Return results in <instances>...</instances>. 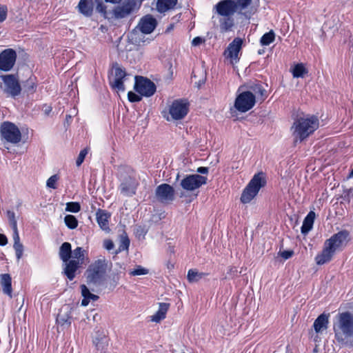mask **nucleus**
<instances>
[{
	"mask_svg": "<svg viewBox=\"0 0 353 353\" xmlns=\"http://www.w3.org/2000/svg\"><path fill=\"white\" fill-rule=\"evenodd\" d=\"M149 270L141 265H137L133 270L130 272L132 276L145 275L148 273Z\"/></svg>",
	"mask_w": 353,
	"mask_h": 353,
	"instance_id": "obj_45",
	"label": "nucleus"
},
{
	"mask_svg": "<svg viewBox=\"0 0 353 353\" xmlns=\"http://www.w3.org/2000/svg\"><path fill=\"white\" fill-rule=\"evenodd\" d=\"M134 89L140 95L149 97L155 93L157 87L151 80L143 77L136 76Z\"/></svg>",
	"mask_w": 353,
	"mask_h": 353,
	"instance_id": "obj_8",
	"label": "nucleus"
},
{
	"mask_svg": "<svg viewBox=\"0 0 353 353\" xmlns=\"http://www.w3.org/2000/svg\"><path fill=\"white\" fill-rule=\"evenodd\" d=\"M203 275L204 274L202 272H199L197 270L194 269H190L188 272L187 278L189 282L194 283L201 279Z\"/></svg>",
	"mask_w": 353,
	"mask_h": 353,
	"instance_id": "obj_36",
	"label": "nucleus"
},
{
	"mask_svg": "<svg viewBox=\"0 0 353 353\" xmlns=\"http://www.w3.org/2000/svg\"><path fill=\"white\" fill-rule=\"evenodd\" d=\"M43 108H44L43 112H44L45 114L48 115L50 114V112L52 111V108L50 106L46 105H45Z\"/></svg>",
	"mask_w": 353,
	"mask_h": 353,
	"instance_id": "obj_59",
	"label": "nucleus"
},
{
	"mask_svg": "<svg viewBox=\"0 0 353 353\" xmlns=\"http://www.w3.org/2000/svg\"><path fill=\"white\" fill-rule=\"evenodd\" d=\"M84 252L82 248L77 247L72 251L71 258H73V260H76V261H79L80 264H81L84 260Z\"/></svg>",
	"mask_w": 353,
	"mask_h": 353,
	"instance_id": "obj_38",
	"label": "nucleus"
},
{
	"mask_svg": "<svg viewBox=\"0 0 353 353\" xmlns=\"http://www.w3.org/2000/svg\"><path fill=\"white\" fill-rule=\"evenodd\" d=\"M339 327L345 339L340 338L339 333L336 332L335 336L339 341H344L353 337V315L350 312L342 313L339 319Z\"/></svg>",
	"mask_w": 353,
	"mask_h": 353,
	"instance_id": "obj_9",
	"label": "nucleus"
},
{
	"mask_svg": "<svg viewBox=\"0 0 353 353\" xmlns=\"http://www.w3.org/2000/svg\"><path fill=\"white\" fill-rule=\"evenodd\" d=\"M77 8L79 12L85 17H90L92 14L93 6L88 0H80Z\"/></svg>",
	"mask_w": 353,
	"mask_h": 353,
	"instance_id": "obj_31",
	"label": "nucleus"
},
{
	"mask_svg": "<svg viewBox=\"0 0 353 353\" xmlns=\"http://www.w3.org/2000/svg\"><path fill=\"white\" fill-rule=\"evenodd\" d=\"M157 26V19L151 14L143 17L138 24L140 31L143 34H150Z\"/></svg>",
	"mask_w": 353,
	"mask_h": 353,
	"instance_id": "obj_18",
	"label": "nucleus"
},
{
	"mask_svg": "<svg viewBox=\"0 0 353 353\" xmlns=\"http://www.w3.org/2000/svg\"><path fill=\"white\" fill-rule=\"evenodd\" d=\"M207 177L199 174H188L181 181L180 186L185 192H192L207 183Z\"/></svg>",
	"mask_w": 353,
	"mask_h": 353,
	"instance_id": "obj_6",
	"label": "nucleus"
},
{
	"mask_svg": "<svg viewBox=\"0 0 353 353\" xmlns=\"http://www.w3.org/2000/svg\"><path fill=\"white\" fill-rule=\"evenodd\" d=\"M196 172L198 173H200L201 174H208L209 172V168L208 167H199L197 168Z\"/></svg>",
	"mask_w": 353,
	"mask_h": 353,
	"instance_id": "obj_57",
	"label": "nucleus"
},
{
	"mask_svg": "<svg viewBox=\"0 0 353 353\" xmlns=\"http://www.w3.org/2000/svg\"><path fill=\"white\" fill-rule=\"evenodd\" d=\"M106 2L112 3H120L122 0H105Z\"/></svg>",
	"mask_w": 353,
	"mask_h": 353,
	"instance_id": "obj_60",
	"label": "nucleus"
},
{
	"mask_svg": "<svg viewBox=\"0 0 353 353\" xmlns=\"http://www.w3.org/2000/svg\"><path fill=\"white\" fill-rule=\"evenodd\" d=\"M0 285L3 293L12 298V278L9 274L5 273L0 275Z\"/></svg>",
	"mask_w": 353,
	"mask_h": 353,
	"instance_id": "obj_24",
	"label": "nucleus"
},
{
	"mask_svg": "<svg viewBox=\"0 0 353 353\" xmlns=\"http://www.w3.org/2000/svg\"><path fill=\"white\" fill-rule=\"evenodd\" d=\"M204 83H205V81H203H203H199V83H198L197 87L200 88L203 84H204Z\"/></svg>",
	"mask_w": 353,
	"mask_h": 353,
	"instance_id": "obj_64",
	"label": "nucleus"
},
{
	"mask_svg": "<svg viewBox=\"0 0 353 353\" xmlns=\"http://www.w3.org/2000/svg\"><path fill=\"white\" fill-rule=\"evenodd\" d=\"M275 34L273 30L265 33L260 39L262 46H268L274 41Z\"/></svg>",
	"mask_w": 353,
	"mask_h": 353,
	"instance_id": "obj_37",
	"label": "nucleus"
},
{
	"mask_svg": "<svg viewBox=\"0 0 353 353\" xmlns=\"http://www.w3.org/2000/svg\"><path fill=\"white\" fill-rule=\"evenodd\" d=\"M230 273H232V272H233V273H236V272H237V270H236L235 268H231L230 269Z\"/></svg>",
	"mask_w": 353,
	"mask_h": 353,
	"instance_id": "obj_63",
	"label": "nucleus"
},
{
	"mask_svg": "<svg viewBox=\"0 0 353 353\" xmlns=\"http://www.w3.org/2000/svg\"><path fill=\"white\" fill-rule=\"evenodd\" d=\"M0 78L3 82L0 88L8 97L15 98L21 94V86L14 74H4Z\"/></svg>",
	"mask_w": 353,
	"mask_h": 353,
	"instance_id": "obj_4",
	"label": "nucleus"
},
{
	"mask_svg": "<svg viewBox=\"0 0 353 353\" xmlns=\"http://www.w3.org/2000/svg\"><path fill=\"white\" fill-rule=\"evenodd\" d=\"M189 110V103L184 99L174 100L169 108V114L173 120L184 118Z\"/></svg>",
	"mask_w": 353,
	"mask_h": 353,
	"instance_id": "obj_10",
	"label": "nucleus"
},
{
	"mask_svg": "<svg viewBox=\"0 0 353 353\" xmlns=\"http://www.w3.org/2000/svg\"><path fill=\"white\" fill-rule=\"evenodd\" d=\"M63 263L65 264L63 273L70 281H72L74 279L76 272L79 268L81 264L79 261H76V260H68L67 262Z\"/></svg>",
	"mask_w": 353,
	"mask_h": 353,
	"instance_id": "obj_23",
	"label": "nucleus"
},
{
	"mask_svg": "<svg viewBox=\"0 0 353 353\" xmlns=\"http://www.w3.org/2000/svg\"><path fill=\"white\" fill-rule=\"evenodd\" d=\"M236 5L238 14H245L243 12L252 3V0H232Z\"/></svg>",
	"mask_w": 353,
	"mask_h": 353,
	"instance_id": "obj_35",
	"label": "nucleus"
},
{
	"mask_svg": "<svg viewBox=\"0 0 353 353\" xmlns=\"http://www.w3.org/2000/svg\"><path fill=\"white\" fill-rule=\"evenodd\" d=\"M17 59L16 51L8 48L0 53V70L8 72L14 66Z\"/></svg>",
	"mask_w": 353,
	"mask_h": 353,
	"instance_id": "obj_13",
	"label": "nucleus"
},
{
	"mask_svg": "<svg viewBox=\"0 0 353 353\" xmlns=\"http://www.w3.org/2000/svg\"><path fill=\"white\" fill-rule=\"evenodd\" d=\"M13 231V240L14 243H19L20 242V238L19 235L18 228L17 229H12Z\"/></svg>",
	"mask_w": 353,
	"mask_h": 353,
	"instance_id": "obj_55",
	"label": "nucleus"
},
{
	"mask_svg": "<svg viewBox=\"0 0 353 353\" xmlns=\"http://www.w3.org/2000/svg\"><path fill=\"white\" fill-rule=\"evenodd\" d=\"M130 246V239L126 234L121 235L120 244L116 253L121 252L124 250H128Z\"/></svg>",
	"mask_w": 353,
	"mask_h": 353,
	"instance_id": "obj_41",
	"label": "nucleus"
},
{
	"mask_svg": "<svg viewBox=\"0 0 353 353\" xmlns=\"http://www.w3.org/2000/svg\"><path fill=\"white\" fill-rule=\"evenodd\" d=\"M204 41V40L200 37H194L192 41V45L193 46H199L200 44H201Z\"/></svg>",
	"mask_w": 353,
	"mask_h": 353,
	"instance_id": "obj_54",
	"label": "nucleus"
},
{
	"mask_svg": "<svg viewBox=\"0 0 353 353\" xmlns=\"http://www.w3.org/2000/svg\"><path fill=\"white\" fill-rule=\"evenodd\" d=\"M220 29L223 32H228L234 26V19L231 17H224L220 19Z\"/></svg>",
	"mask_w": 353,
	"mask_h": 353,
	"instance_id": "obj_33",
	"label": "nucleus"
},
{
	"mask_svg": "<svg viewBox=\"0 0 353 353\" xmlns=\"http://www.w3.org/2000/svg\"><path fill=\"white\" fill-rule=\"evenodd\" d=\"M350 240V233L347 230H341L332 236V254L343 250Z\"/></svg>",
	"mask_w": 353,
	"mask_h": 353,
	"instance_id": "obj_15",
	"label": "nucleus"
},
{
	"mask_svg": "<svg viewBox=\"0 0 353 353\" xmlns=\"http://www.w3.org/2000/svg\"><path fill=\"white\" fill-rule=\"evenodd\" d=\"M93 343L98 350H103L108 345V340L105 336L97 337L93 340Z\"/></svg>",
	"mask_w": 353,
	"mask_h": 353,
	"instance_id": "obj_42",
	"label": "nucleus"
},
{
	"mask_svg": "<svg viewBox=\"0 0 353 353\" xmlns=\"http://www.w3.org/2000/svg\"><path fill=\"white\" fill-rule=\"evenodd\" d=\"M174 189L172 185L162 183L156 188L155 197L160 203H170L174 199Z\"/></svg>",
	"mask_w": 353,
	"mask_h": 353,
	"instance_id": "obj_11",
	"label": "nucleus"
},
{
	"mask_svg": "<svg viewBox=\"0 0 353 353\" xmlns=\"http://www.w3.org/2000/svg\"><path fill=\"white\" fill-rule=\"evenodd\" d=\"M72 308L69 305H64L60 310L57 317V322L61 326H70L71 324Z\"/></svg>",
	"mask_w": 353,
	"mask_h": 353,
	"instance_id": "obj_20",
	"label": "nucleus"
},
{
	"mask_svg": "<svg viewBox=\"0 0 353 353\" xmlns=\"http://www.w3.org/2000/svg\"><path fill=\"white\" fill-rule=\"evenodd\" d=\"M255 103V95L251 91H245L236 97L234 107L238 111L245 112L251 110L254 106Z\"/></svg>",
	"mask_w": 353,
	"mask_h": 353,
	"instance_id": "obj_7",
	"label": "nucleus"
},
{
	"mask_svg": "<svg viewBox=\"0 0 353 353\" xmlns=\"http://www.w3.org/2000/svg\"><path fill=\"white\" fill-rule=\"evenodd\" d=\"M330 261H331V238L325 241L323 250L315 257V261L318 265H324Z\"/></svg>",
	"mask_w": 353,
	"mask_h": 353,
	"instance_id": "obj_19",
	"label": "nucleus"
},
{
	"mask_svg": "<svg viewBox=\"0 0 353 353\" xmlns=\"http://www.w3.org/2000/svg\"><path fill=\"white\" fill-rule=\"evenodd\" d=\"M0 134L7 142L13 144H17L21 140V133L19 128L9 121H5L1 124Z\"/></svg>",
	"mask_w": 353,
	"mask_h": 353,
	"instance_id": "obj_5",
	"label": "nucleus"
},
{
	"mask_svg": "<svg viewBox=\"0 0 353 353\" xmlns=\"http://www.w3.org/2000/svg\"><path fill=\"white\" fill-rule=\"evenodd\" d=\"M280 256L283 258L285 260L289 259L291 258L294 254L293 250H284L282 252H279Z\"/></svg>",
	"mask_w": 353,
	"mask_h": 353,
	"instance_id": "obj_52",
	"label": "nucleus"
},
{
	"mask_svg": "<svg viewBox=\"0 0 353 353\" xmlns=\"http://www.w3.org/2000/svg\"><path fill=\"white\" fill-rule=\"evenodd\" d=\"M138 185L139 183L137 179L128 175L121 179L119 190L122 195L131 197L136 194Z\"/></svg>",
	"mask_w": 353,
	"mask_h": 353,
	"instance_id": "obj_12",
	"label": "nucleus"
},
{
	"mask_svg": "<svg viewBox=\"0 0 353 353\" xmlns=\"http://www.w3.org/2000/svg\"><path fill=\"white\" fill-rule=\"evenodd\" d=\"M64 222L66 226L71 230L75 229L78 225V221L73 215H66L64 218Z\"/></svg>",
	"mask_w": 353,
	"mask_h": 353,
	"instance_id": "obj_39",
	"label": "nucleus"
},
{
	"mask_svg": "<svg viewBox=\"0 0 353 353\" xmlns=\"http://www.w3.org/2000/svg\"><path fill=\"white\" fill-rule=\"evenodd\" d=\"M177 3V0H158L157 3V9L159 12H165L174 8Z\"/></svg>",
	"mask_w": 353,
	"mask_h": 353,
	"instance_id": "obj_30",
	"label": "nucleus"
},
{
	"mask_svg": "<svg viewBox=\"0 0 353 353\" xmlns=\"http://www.w3.org/2000/svg\"><path fill=\"white\" fill-rule=\"evenodd\" d=\"M136 6L134 0H125L121 5L114 8L112 11L114 17L120 19L128 17L135 10Z\"/></svg>",
	"mask_w": 353,
	"mask_h": 353,
	"instance_id": "obj_14",
	"label": "nucleus"
},
{
	"mask_svg": "<svg viewBox=\"0 0 353 353\" xmlns=\"http://www.w3.org/2000/svg\"><path fill=\"white\" fill-rule=\"evenodd\" d=\"M169 304L161 303L158 311L152 316V321L154 322H159L165 318V314L168 310Z\"/></svg>",
	"mask_w": 353,
	"mask_h": 353,
	"instance_id": "obj_32",
	"label": "nucleus"
},
{
	"mask_svg": "<svg viewBox=\"0 0 353 353\" xmlns=\"http://www.w3.org/2000/svg\"><path fill=\"white\" fill-rule=\"evenodd\" d=\"M7 217L9 221L10 225L12 229H17V221L15 218V213L12 211L8 210L7 212Z\"/></svg>",
	"mask_w": 353,
	"mask_h": 353,
	"instance_id": "obj_44",
	"label": "nucleus"
},
{
	"mask_svg": "<svg viewBox=\"0 0 353 353\" xmlns=\"http://www.w3.org/2000/svg\"><path fill=\"white\" fill-rule=\"evenodd\" d=\"M8 243V239L6 235L0 234V245L4 246Z\"/></svg>",
	"mask_w": 353,
	"mask_h": 353,
	"instance_id": "obj_58",
	"label": "nucleus"
},
{
	"mask_svg": "<svg viewBox=\"0 0 353 353\" xmlns=\"http://www.w3.org/2000/svg\"><path fill=\"white\" fill-rule=\"evenodd\" d=\"M353 177V168L351 170V171L350 172V173L348 174L347 178H352Z\"/></svg>",
	"mask_w": 353,
	"mask_h": 353,
	"instance_id": "obj_62",
	"label": "nucleus"
},
{
	"mask_svg": "<svg viewBox=\"0 0 353 353\" xmlns=\"http://www.w3.org/2000/svg\"><path fill=\"white\" fill-rule=\"evenodd\" d=\"M167 267L169 270H172L174 268V264L169 262L167 264Z\"/></svg>",
	"mask_w": 353,
	"mask_h": 353,
	"instance_id": "obj_61",
	"label": "nucleus"
},
{
	"mask_svg": "<svg viewBox=\"0 0 353 353\" xmlns=\"http://www.w3.org/2000/svg\"><path fill=\"white\" fill-rule=\"evenodd\" d=\"M80 288L81 290V295L83 297L81 301L82 306H87L90 300L96 301L99 299V296L91 293L88 288L85 284L81 285Z\"/></svg>",
	"mask_w": 353,
	"mask_h": 353,
	"instance_id": "obj_26",
	"label": "nucleus"
},
{
	"mask_svg": "<svg viewBox=\"0 0 353 353\" xmlns=\"http://www.w3.org/2000/svg\"><path fill=\"white\" fill-rule=\"evenodd\" d=\"M7 12V6L4 5H0V23H2L6 19Z\"/></svg>",
	"mask_w": 353,
	"mask_h": 353,
	"instance_id": "obj_51",
	"label": "nucleus"
},
{
	"mask_svg": "<svg viewBox=\"0 0 353 353\" xmlns=\"http://www.w3.org/2000/svg\"><path fill=\"white\" fill-rule=\"evenodd\" d=\"M243 40L240 38H235L228 46L225 54L231 59H238L239 52L241 48Z\"/></svg>",
	"mask_w": 353,
	"mask_h": 353,
	"instance_id": "obj_22",
	"label": "nucleus"
},
{
	"mask_svg": "<svg viewBox=\"0 0 353 353\" xmlns=\"http://www.w3.org/2000/svg\"><path fill=\"white\" fill-rule=\"evenodd\" d=\"M87 154H88V149L87 148H84L83 150L80 151V152L79 154V156H78V157L77 159V161H76L77 166H80L82 164V163L83 162V161H84Z\"/></svg>",
	"mask_w": 353,
	"mask_h": 353,
	"instance_id": "obj_48",
	"label": "nucleus"
},
{
	"mask_svg": "<svg viewBox=\"0 0 353 353\" xmlns=\"http://www.w3.org/2000/svg\"><path fill=\"white\" fill-rule=\"evenodd\" d=\"M217 13L223 17L232 16L238 13L236 5L232 0H222L216 5Z\"/></svg>",
	"mask_w": 353,
	"mask_h": 353,
	"instance_id": "obj_16",
	"label": "nucleus"
},
{
	"mask_svg": "<svg viewBox=\"0 0 353 353\" xmlns=\"http://www.w3.org/2000/svg\"><path fill=\"white\" fill-rule=\"evenodd\" d=\"M59 180V176L57 174H54L51 176L46 182V186L50 188L56 189L57 188V182Z\"/></svg>",
	"mask_w": 353,
	"mask_h": 353,
	"instance_id": "obj_46",
	"label": "nucleus"
},
{
	"mask_svg": "<svg viewBox=\"0 0 353 353\" xmlns=\"http://www.w3.org/2000/svg\"><path fill=\"white\" fill-rule=\"evenodd\" d=\"M128 98L130 102H139L141 100V95H139L132 91L128 93Z\"/></svg>",
	"mask_w": 353,
	"mask_h": 353,
	"instance_id": "obj_50",
	"label": "nucleus"
},
{
	"mask_svg": "<svg viewBox=\"0 0 353 353\" xmlns=\"http://www.w3.org/2000/svg\"><path fill=\"white\" fill-rule=\"evenodd\" d=\"M315 216V212L314 211H310L305 217L303 225L301 228V232L303 235L308 234V232L312 229Z\"/></svg>",
	"mask_w": 353,
	"mask_h": 353,
	"instance_id": "obj_25",
	"label": "nucleus"
},
{
	"mask_svg": "<svg viewBox=\"0 0 353 353\" xmlns=\"http://www.w3.org/2000/svg\"><path fill=\"white\" fill-rule=\"evenodd\" d=\"M103 246L107 250H111L114 248V245L112 240L107 239L104 241Z\"/></svg>",
	"mask_w": 353,
	"mask_h": 353,
	"instance_id": "obj_53",
	"label": "nucleus"
},
{
	"mask_svg": "<svg viewBox=\"0 0 353 353\" xmlns=\"http://www.w3.org/2000/svg\"><path fill=\"white\" fill-rule=\"evenodd\" d=\"M265 185V174L262 172L255 174L243 190L241 196V201L243 203H250L257 195L260 189Z\"/></svg>",
	"mask_w": 353,
	"mask_h": 353,
	"instance_id": "obj_3",
	"label": "nucleus"
},
{
	"mask_svg": "<svg viewBox=\"0 0 353 353\" xmlns=\"http://www.w3.org/2000/svg\"><path fill=\"white\" fill-rule=\"evenodd\" d=\"M59 257L63 262H67L72 256V246L68 242L62 243L59 248Z\"/></svg>",
	"mask_w": 353,
	"mask_h": 353,
	"instance_id": "obj_29",
	"label": "nucleus"
},
{
	"mask_svg": "<svg viewBox=\"0 0 353 353\" xmlns=\"http://www.w3.org/2000/svg\"><path fill=\"white\" fill-rule=\"evenodd\" d=\"M112 69L114 70L115 77L114 81L110 82L111 86L113 88L117 89L119 91L123 92L125 90V86L123 79L126 76V72L117 63H113Z\"/></svg>",
	"mask_w": 353,
	"mask_h": 353,
	"instance_id": "obj_17",
	"label": "nucleus"
},
{
	"mask_svg": "<svg viewBox=\"0 0 353 353\" xmlns=\"http://www.w3.org/2000/svg\"><path fill=\"white\" fill-rule=\"evenodd\" d=\"M111 216L110 213L106 210L99 209L96 212V219L100 228L106 232L110 231L109 227V219Z\"/></svg>",
	"mask_w": 353,
	"mask_h": 353,
	"instance_id": "obj_21",
	"label": "nucleus"
},
{
	"mask_svg": "<svg viewBox=\"0 0 353 353\" xmlns=\"http://www.w3.org/2000/svg\"><path fill=\"white\" fill-rule=\"evenodd\" d=\"M305 73L307 70L302 63L296 64L292 70L293 77L296 78L303 77Z\"/></svg>",
	"mask_w": 353,
	"mask_h": 353,
	"instance_id": "obj_40",
	"label": "nucleus"
},
{
	"mask_svg": "<svg viewBox=\"0 0 353 353\" xmlns=\"http://www.w3.org/2000/svg\"><path fill=\"white\" fill-rule=\"evenodd\" d=\"M81 210V205L78 202H68L66 203L65 210L68 212L77 213Z\"/></svg>",
	"mask_w": 353,
	"mask_h": 353,
	"instance_id": "obj_43",
	"label": "nucleus"
},
{
	"mask_svg": "<svg viewBox=\"0 0 353 353\" xmlns=\"http://www.w3.org/2000/svg\"><path fill=\"white\" fill-rule=\"evenodd\" d=\"M250 89L252 90L251 92L254 93V94L257 95L258 98L263 101L266 97V90L265 88L259 83L253 84L250 86Z\"/></svg>",
	"mask_w": 353,
	"mask_h": 353,
	"instance_id": "obj_34",
	"label": "nucleus"
},
{
	"mask_svg": "<svg viewBox=\"0 0 353 353\" xmlns=\"http://www.w3.org/2000/svg\"><path fill=\"white\" fill-rule=\"evenodd\" d=\"M328 318L329 314H325L324 313L318 316L313 325L316 332L319 333L327 329L329 323Z\"/></svg>",
	"mask_w": 353,
	"mask_h": 353,
	"instance_id": "obj_27",
	"label": "nucleus"
},
{
	"mask_svg": "<svg viewBox=\"0 0 353 353\" xmlns=\"http://www.w3.org/2000/svg\"><path fill=\"white\" fill-rule=\"evenodd\" d=\"M319 127V119L315 116L297 118L291 127L295 143L302 142Z\"/></svg>",
	"mask_w": 353,
	"mask_h": 353,
	"instance_id": "obj_1",
	"label": "nucleus"
},
{
	"mask_svg": "<svg viewBox=\"0 0 353 353\" xmlns=\"http://www.w3.org/2000/svg\"><path fill=\"white\" fill-rule=\"evenodd\" d=\"M96 2L97 3L96 10L105 16L106 14V6L100 0H96Z\"/></svg>",
	"mask_w": 353,
	"mask_h": 353,
	"instance_id": "obj_49",
	"label": "nucleus"
},
{
	"mask_svg": "<svg viewBox=\"0 0 353 353\" xmlns=\"http://www.w3.org/2000/svg\"><path fill=\"white\" fill-rule=\"evenodd\" d=\"M37 88V78L34 75H31L26 81L23 82V88L24 92L28 94H33L36 92Z\"/></svg>",
	"mask_w": 353,
	"mask_h": 353,
	"instance_id": "obj_28",
	"label": "nucleus"
},
{
	"mask_svg": "<svg viewBox=\"0 0 353 353\" xmlns=\"http://www.w3.org/2000/svg\"><path fill=\"white\" fill-rule=\"evenodd\" d=\"M14 249L15 250L16 256L18 260H19L23 255V245L22 243H14L13 245Z\"/></svg>",
	"mask_w": 353,
	"mask_h": 353,
	"instance_id": "obj_47",
	"label": "nucleus"
},
{
	"mask_svg": "<svg viewBox=\"0 0 353 353\" xmlns=\"http://www.w3.org/2000/svg\"><path fill=\"white\" fill-rule=\"evenodd\" d=\"M147 233V231L145 230L144 227L138 226L136 229V234L139 236H144Z\"/></svg>",
	"mask_w": 353,
	"mask_h": 353,
	"instance_id": "obj_56",
	"label": "nucleus"
},
{
	"mask_svg": "<svg viewBox=\"0 0 353 353\" xmlns=\"http://www.w3.org/2000/svg\"><path fill=\"white\" fill-rule=\"evenodd\" d=\"M107 268L105 259H98L90 265L85 273L87 284L90 288L103 285L106 279Z\"/></svg>",
	"mask_w": 353,
	"mask_h": 353,
	"instance_id": "obj_2",
	"label": "nucleus"
}]
</instances>
